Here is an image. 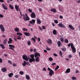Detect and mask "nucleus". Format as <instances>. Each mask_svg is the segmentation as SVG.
I'll use <instances>...</instances> for the list:
<instances>
[{
  "mask_svg": "<svg viewBox=\"0 0 80 80\" xmlns=\"http://www.w3.org/2000/svg\"><path fill=\"white\" fill-rule=\"evenodd\" d=\"M35 22V20L34 19H32V21H30L29 22V23L30 24H33V23H34Z\"/></svg>",
  "mask_w": 80,
  "mask_h": 80,
  "instance_id": "aec40b11",
  "label": "nucleus"
},
{
  "mask_svg": "<svg viewBox=\"0 0 80 80\" xmlns=\"http://www.w3.org/2000/svg\"><path fill=\"white\" fill-rule=\"evenodd\" d=\"M38 41L40 42V38H38Z\"/></svg>",
  "mask_w": 80,
  "mask_h": 80,
  "instance_id": "e2e57ef3",
  "label": "nucleus"
},
{
  "mask_svg": "<svg viewBox=\"0 0 80 80\" xmlns=\"http://www.w3.org/2000/svg\"><path fill=\"white\" fill-rule=\"evenodd\" d=\"M30 58H31L32 59H34V54H31L30 55Z\"/></svg>",
  "mask_w": 80,
  "mask_h": 80,
  "instance_id": "c756f323",
  "label": "nucleus"
},
{
  "mask_svg": "<svg viewBox=\"0 0 80 80\" xmlns=\"http://www.w3.org/2000/svg\"><path fill=\"white\" fill-rule=\"evenodd\" d=\"M59 68V66H57L56 67V68H55V71H57L58 68Z\"/></svg>",
  "mask_w": 80,
  "mask_h": 80,
  "instance_id": "c9c22d12",
  "label": "nucleus"
},
{
  "mask_svg": "<svg viewBox=\"0 0 80 80\" xmlns=\"http://www.w3.org/2000/svg\"><path fill=\"white\" fill-rule=\"evenodd\" d=\"M7 39H5V40H4L3 42V44H6L7 42Z\"/></svg>",
  "mask_w": 80,
  "mask_h": 80,
  "instance_id": "bb28decb",
  "label": "nucleus"
},
{
  "mask_svg": "<svg viewBox=\"0 0 80 80\" xmlns=\"http://www.w3.org/2000/svg\"><path fill=\"white\" fill-rule=\"evenodd\" d=\"M12 42L8 41V44H10Z\"/></svg>",
  "mask_w": 80,
  "mask_h": 80,
  "instance_id": "0e129e2a",
  "label": "nucleus"
},
{
  "mask_svg": "<svg viewBox=\"0 0 80 80\" xmlns=\"http://www.w3.org/2000/svg\"><path fill=\"white\" fill-rule=\"evenodd\" d=\"M39 28L40 29V30L41 31L42 30V28H41V27L40 26H38Z\"/></svg>",
  "mask_w": 80,
  "mask_h": 80,
  "instance_id": "052dcab7",
  "label": "nucleus"
},
{
  "mask_svg": "<svg viewBox=\"0 0 80 80\" xmlns=\"http://www.w3.org/2000/svg\"><path fill=\"white\" fill-rule=\"evenodd\" d=\"M64 42H65V43H68L69 41L67 39H65Z\"/></svg>",
  "mask_w": 80,
  "mask_h": 80,
  "instance_id": "2f4dec72",
  "label": "nucleus"
},
{
  "mask_svg": "<svg viewBox=\"0 0 80 80\" xmlns=\"http://www.w3.org/2000/svg\"><path fill=\"white\" fill-rule=\"evenodd\" d=\"M72 56L70 54V55H68V57L69 58H72Z\"/></svg>",
  "mask_w": 80,
  "mask_h": 80,
  "instance_id": "09e8293b",
  "label": "nucleus"
},
{
  "mask_svg": "<svg viewBox=\"0 0 80 80\" xmlns=\"http://www.w3.org/2000/svg\"><path fill=\"white\" fill-rule=\"evenodd\" d=\"M48 59L50 62H52L53 60V59L51 57L49 58Z\"/></svg>",
  "mask_w": 80,
  "mask_h": 80,
  "instance_id": "72a5a7b5",
  "label": "nucleus"
},
{
  "mask_svg": "<svg viewBox=\"0 0 80 80\" xmlns=\"http://www.w3.org/2000/svg\"><path fill=\"white\" fill-rule=\"evenodd\" d=\"M22 58L23 59L26 60L27 62H28V56L25 55H24L22 56Z\"/></svg>",
  "mask_w": 80,
  "mask_h": 80,
  "instance_id": "20e7f679",
  "label": "nucleus"
},
{
  "mask_svg": "<svg viewBox=\"0 0 80 80\" xmlns=\"http://www.w3.org/2000/svg\"><path fill=\"white\" fill-rule=\"evenodd\" d=\"M31 17L32 18H36V15L34 12H32L31 13Z\"/></svg>",
  "mask_w": 80,
  "mask_h": 80,
  "instance_id": "0eeeda50",
  "label": "nucleus"
},
{
  "mask_svg": "<svg viewBox=\"0 0 80 80\" xmlns=\"http://www.w3.org/2000/svg\"><path fill=\"white\" fill-rule=\"evenodd\" d=\"M23 19L25 21H28L30 20L29 17L27 15V13L25 14V16L23 15Z\"/></svg>",
  "mask_w": 80,
  "mask_h": 80,
  "instance_id": "f257e3e1",
  "label": "nucleus"
},
{
  "mask_svg": "<svg viewBox=\"0 0 80 80\" xmlns=\"http://www.w3.org/2000/svg\"><path fill=\"white\" fill-rule=\"evenodd\" d=\"M31 44V41L30 40H28V46H30V45Z\"/></svg>",
  "mask_w": 80,
  "mask_h": 80,
  "instance_id": "f704fd0d",
  "label": "nucleus"
},
{
  "mask_svg": "<svg viewBox=\"0 0 80 80\" xmlns=\"http://www.w3.org/2000/svg\"><path fill=\"white\" fill-rule=\"evenodd\" d=\"M15 9L18 12V11H19V12H20H20H21L20 11L19 6H17V5H15Z\"/></svg>",
  "mask_w": 80,
  "mask_h": 80,
  "instance_id": "39448f33",
  "label": "nucleus"
},
{
  "mask_svg": "<svg viewBox=\"0 0 80 80\" xmlns=\"http://www.w3.org/2000/svg\"><path fill=\"white\" fill-rule=\"evenodd\" d=\"M2 6L3 8H4V9L6 10H7L8 9L7 7L5 5L4 3H2Z\"/></svg>",
  "mask_w": 80,
  "mask_h": 80,
  "instance_id": "9d476101",
  "label": "nucleus"
},
{
  "mask_svg": "<svg viewBox=\"0 0 80 80\" xmlns=\"http://www.w3.org/2000/svg\"><path fill=\"white\" fill-rule=\"evenodd\" d=\"M0 28L2 31H3L4 32H5V28H4L3 25H0Z\"/></svg>",
  "mask_w": 80,
  "mask_h": 80,
  "instance_id": "1a4fd4ad",
  "label": "nucleus"
},
{
  "mask_svg": "<svg viewBox=\"0 0 80 80\" xmlns=\"http://www.w3.org/2000/svg\"><path fill=\"white\" fill-rule=\"evenodd\" d=\"M12 66L14 67H16V64L15 63H13L12 64Z\"/></svg>",
  "mask_w": 80,
  "mask_h": 80,
  "instance_id": "13d9d810",
  "label": "nucleus"
},
{
  "mask_svg": "<svg viewBox=\"0 0 80 80\" xmlns=\"http://www.w3.org/2000/svg\"><path fill=\"white\" fill-rule=\"evenodd\" d=\"M36 62H38L39 61H40V60H39V58L38 57L37 58H36L35 59Z\"/></svg>",
  "mask_w": 80,
  "mask_h": 80,
  "instance_id": "473e14b6",
  "label": "nucleus"
},
{
  "mask_svg": "<svg viewBox=\"0 0 80 80\" xmlns=\"http://www.w3.org/2000/svg\"><path fill=\"white\" fill-rule=\"evenodd\" d=\"M14 30L15 32H19V28H15L14 29Z\"/></svg>",
  "mask_w": 80,
  "mask_h": 80,
  "instance_id": "412c9836",
  "label": "nucleus"
},
{
  "mask_svg": "<svg viewBox=\"0 0 80 80\" xmlns=\"http://www.w3.org/2000/svg\"><path fill=\"white\" fill-rule=\"evenodd\" d=\"M14 75V74L12 73H10L9 74V75H8V76H9L10 78L12 77V76Z\"/></svg>",
  "mask_w": 80,
  "mask_h": 80,
  "instance_id": "393cba45",
  "label": "nucleus"
},
{
  "mask_svg": "<svg viewBox=\"0 0 80 80\" xmlns=\"http://www.w3.org/2000/svg\"><path fill=\"white\" fill-rule=\"evenodd\" d=\"M4 18V16L2 14H0V18Z\"/></svg>",
  "mask_w": 80,
  "mask_h": 80,
  "instance_id": "37998d69",
  "label": "nucleus"
},
{
  "mask_svg": "<svg viewBox=\"0 0 80 80\" xmlns=\"http://www.w3.org/2000/svg\"><path fill=\"white\" fill-rule=\"evenodd\" d=\"M19 74L21 75H23L24 74V73L23 71H20L19 72Z\"/></svg>",
  "mask_w": 80,
  "mask_h": 80,
  "instance_id": "58836bf2",
  "label": "nucleus"
},
{
  "mask_svg": "<svg viewBox=\"0 0 80 80\" xmlns=\"http://www.w3.org/2000/svg\"><path fill=\"white\" fill-rule=\"evenodd\" d=\"M70 68H68L66 70V71L65 72V73H68L70 72Z\"/></svg>",
  "mask_w": 80,
  "mask_h": 80,
  "instance_id": "6ab92c4d",
  "label": "nucleus"
},
{
  "mask_svg": "<svg viewBox=\"0 0 80 80\" xmlns=\"http://www.w3.org/2000/svg\"><path fill=\"white\" fill-rule=\"evenodd\" d=\"M42 28L43 29V30H45L46 29V27L44 26H42Z\"/></svg>",
  "mask_w": 80,
  "mask_h": 80,
  "instance_id": "864d4df0",
  "label": "nucleus"
},
{
  "mask_svg": "<svg viewBox=\"0 0 80 80\" xmlns=\"http://www.w3.org/2000/svg\"><path fill=\"white\" fill-rule=\"evenodd\" d=\"M24 34L25 36H26L28 37V36H30L31 35V34L28 32H24Z\"/></svg>",
  "mask_w": 80,
  "mask_h": 80,
  "instance_id": "a211bd4d",
  "label": "nucleus"
},
{
  "mask_svg": "<svg viewBox=\"0 0 80 80\" xmlns=\"http://www.w3.org/2000/svg\"><path fill=\"white\" fill-rule=\"evenodd\" d=\"M61 42L60 41H58V42L57 43V44L58 46H59V47L61 45Z\"/></svg>",
  "mask_w": 80,
  "mask_h": 80,
  "instance_id": "7c9ffc66",
  "label": "nucleus"
},
{
  "mask_svg": "<svg viewBox=\"0 0 80 80\" xmlns=\"http://www.w3.org/2000/svg\"><path fill=\"white\" fill-rule=\"evenodd\" d=\"M43 71H46V68H43V69H42Z\"/></svg>",
  "mask_w": 80,
  "mask_h": 80,
  "instance_id": "69168bd1",
  "label": "nucleus"
},
{
  "mask_svg": "<svg viewBox=\"0 0 80 80\" xmlns=\"http://www.w3.org/2000/svg\"><path fill=\"white\" fill-rule=\"evenodd\" d=\"M28 63H29L28 62H26L24 60L23 61V63H22V65L23 66H26Z\"/></svg>",
  "mask_w": 80,
  "mask_h": 80,
  "instance_id": "f8f14e48",
  "label": "nucleus"
},
{
  "mask_svg": "<svg viewBox=\"0 0 80 80\" xmlns=\"http://www.w3.org/2000/svg\"><path fill=\"white\" fill-rule=\"evenodd\" d=\"M54 22L56 24H58V20H54Z\"/></svg>",
  "mask_w": 80,
  "mask_h": 80,
  "instance_id": "4c0bfd02",
  "label": "nucleus"
},
{
  "mask_svg": "<svg viewBox=\"0 0 80 80\" xmlns=\"http://www.w3.org/2000/svg\"><path fill=\"white\" fill-rule=\"evenodd\" d=\"M52 26H53V27H55V24L54 23H53V22H52Z\"/></svg>",
  "mask_w": 80,
  "mask_h": 80,
  "instance_id": "338daca9",
  "label": "nucleus"
},
{
  "mask_svg": "<svg viewBox=\"0 0 80 80\" xmlns=\"http://www.w3.org/2000/svg\"><path fill=\"white\" fill-rule=\"evenodd\" d=\"M58 26H59L60 27L63 28H65L66 27L64 25H63V24L62 23H59L58 24Z\"/></svg>",
  "mask_w": 80,
  "mask_h": 80,
  "instance_id": "6e6552de",
  "label": "nucleus"
},
{
  "mask_svg": "<svg viewBox=\"0 0 80 80\" xmlns=\"http://www.w3.org/2000/svg\"><path fill=\"white\" fill-rule=\"evenodd\" d=\"M71 78L72 79V80H75L76 79V78L75 77L73 76L72 78Z\"/></svg>",
  "mask_w": 80,
  "mask_h": 80,
  "instance_id": "c03bdc74",
  "label": "nucleus"
},
{
  "mask_svg": "<svg viewBox=\"0 0 80 80\" xmlns=\"http://www.w3.org/2000/svg\"><path fill=\"white\" fill-rule=\"evenodd\" d=\"M72 44V43H69L68 45V47H70V46H71V44Z\"/></svg>",
  "mask_w": 80,
  "mask_h": 80,
  "instance_id": "603ef678",
  "label": "nucleus"
},
{
  "mask_svg": "<svg viewBox=\"0 0 80 80\" xmlns=\"http://www.w3.org/2000/svg\"><path fill=\"white\" fill-rule=\"evenodd\" d=\"M59 54H60V56H61L62 58L63 57V56H62V52L61 51H59Z\"/></svg>",
  "mask_w": 80,
  "mask_h": 80,
  "instance_id": "ea45409f",
  "label": "nucleus"
},
{
  "mask_svg": "<svg viewBox=\"0 0 80 80\" xmlns=\"http://www.w3.org/2000/svg\"><path fill=\"white\" fill-rule=\"evenodd\" d=\"M28 12H30L31 13L32 12V11L30 9H29L28 10Z\"/></svg>",
  "mask_w": 80,
  "mask_h": 80,
  "instance_id": "5fc2aeb1",
  "label": "nucleus"
},
{
  "mask_svg": "<svg viewBox=\"0 0 80 80\" xmlns=\"http://www.w3.org/2000/svg\"><path fill=\"white\" fill-rule=\"evenodd\" d=\"M25 77L28 80H29L30 79V77L28 75H26L25 76Z\"/></svg>",
  "mask_w": 80,
  "mask_h": 80,
  "instance_id": "a878e982",
  "label": "nucleus"
},
{
  "mask_svg": "<svg viewBox=\"0 0 80 80\" xmlns=\"http://www.w3.org/2000/svg\"><path fill=\"white\" fill-rule=\"evenodd\" d=\"M35 60V59L34 58H30L29 59V62H34Z\"/></svg>",
  "mask_w": 80,
  "mask_h": 80,
  "instance_id": "f3484780",
  "label": "nucleus"
},
{
  "mask_svg": "<svg viewBox=\"0 0 80 80\" xmlns=\"http://www.w3.org/2000/svg\"><path fill=\"white\" fill-rule=\"evenodd\" d=\"M37 24H40L41 23H42V22H41V20L40 19H39L38 18H37Z\"/></svg>",
  "mask_w": 80,
  "mask_h": 80,
  "instance_id": "9b49d317",
  "label": "nucleus"
},
{
  "mask_svg": "<svg viewBox=\"0 0 80 80\" xmlns=\"http://www.w3.org/2000/svg\"><path fill=\"white\" fill-rule=\"evenodd\" d=\"M53 56H55L56 57H57V55L56 54V53H54L53 54Z\"/></svg>",
  "mask_w": 80,
  "mask_h": 80,
  "instance_id": "4d7b16f0",
  "label": "nucleus"
},
{
  "mask_svg": "<svg viewBox=\"0 0 80 80\" xmlns=\"http://www.w3.org/2000/svg\"><path fill=\"white\" fill-rule=\"evenodd\" d=\"M71 48L72 50V52L74 53H75L76 52V49L73 46V43H71Z\"/></svg>",
  "mask_w": 80,
  "mask_h": 80,
  "instance_id": "7ed1b4c3",
  "label": "nucleus"
},
{
  "mask_svg": "<svg viewBox=\"0 0 80 80\" xmlns=\"http://www.w3.org/2000/svg\"><path fill=\"white\" fill-rule=\"evenodd\" d=\"M68 27L71 30H74V29H75V28H74V27L72 26V25H68Z\"/></svg>",
  "mask_w": 80,
  "mask_h": 80,
  "instance_id": "2eb2a0df",
  "label": "nucleus"
},
{
  "mask_svg": "<svg viewBox=\"0 0 80 80\" xmlns=\"http://www.w3.org/2000/svg\"><path fill=\"white\" fill-rule=\"evenodd\" d=\"M14 77L15 78H18L19 77V76H18V75H15Z\"/></svg>",
  "mask_w": 80,
  "mask_h": 80,
  "instance_id": "8fccbe9b",
  "label": "nucleus"
},
{
  "mask_svg": "<svg viewBox=\"0 0 80 80\" xmlns=\"http://www.w3.org/2000/svg\"><path fill=\"white\" fill-rule=\"evenodd\" d=\"M34 55H35V58H36V57L37 56L40 57V54H39V53L37 52H36L35 53Z\"/></svg>",
  "mask_w": 80,
  "mask_h": 80,
  "instance_id": "4468645a",
  "label": "nucleus"
},
{
  "mask_svg": "<svg viewBox=\"0 0 80 80\" xmlns=\"http://www.w3.org/2000/svg\"><path fill=\"white\" fill-rule=\"evenodd\" d=\"M50 11L52 12H53L54 13H55L57 10L55 9L52 8L50 10Z\"/></svg>",
  "mask_w": 80,
  "mask_h": 80,
  "instance_id": "5701e85b",
  "label": "nucleus"
},
{
  "mask_svg": "<svg viewBox=\"0 0 80 80\" xmlns=\"http://www.w3.org/2000/svg\"><path fill=\"white\" fill-rule=\"evenodd\" d=\"M60 40L62 42H63L64 41V40L63 38H61V39H60Z\"/></svg>",
  "mask_w": 80,
  "mask_h": 80,
  "instance_id": "79ce46f5",
  "label": "nucleus"
},
{
  "mask_svg": "<svg viewBox=\"0 0 80 80\" xmlns=\"http://www.w3.org/2000/svg\"><path fill=\"white\" fill-rule=\"evenodd\" d=\"M31 40H33V42H35V41H36L35 39H34V38H31Z\"/></svg>",
  "mask_w": 80,
  "mask_h": 80,
  "instance_id": "49530a36",
  "label": "nucleus"
},
{
  "mask_svg": "<svg viewBox=\"0 0 80 80\" xmlns=\"http://www.w3.org/2000/svg\"><path fill=\"white\" fill-rule=\"evenodd\" d=\"M9 41H10V42H12V39H11V38H9Z\"/></svg>",
  "mask_w": 80,
  "mask_h": 80,
  "instance_id": "bf43d9fd",
  "label": "nucleus"
},
{
  "mask_svg": "<svg viewBox=\"0 0 80 80\" xmlns=\"http://www.w3.org/2000/svg\"><path fill=\"white\" fill-rule=\"evenodd\" d=\"M2 59L0 58V63H2Z\"/></svg>",
  "mask_w": 80,
  "mask_h": 80,
  "instance_id": "6e6d98bb",
  "label": "nucleus"
},
{
  "mask_svg": "<svg viewBox=\"0 0 80 80\" xmlns=\"http://www.w3.org/2000/svg\"><path fill=\"white\" fill-rule=\"evenodd\" d=\"M59 18L61 19H62L63 18V17H62V16H60Z\"/></svg>",
  "mask_w": 80,
  "mask_h": 80,
  "instance_id": "680f3d73",
  "label": "nucleus"
},
{
  "mask_svg": "<svg viewBox=\"0 0 80 80\" xmlns=\"http://www.w3.org/2000/svg\"><path fill=\"white\" fill-rule=\"evenodd\" d=\"M47 42L49 43V44H52V40L50 39H48V40H47Z\"/></svg>",
  "mask_w": 80,
  "mask_h": 80,
  "instance_id": "ddd939ff",
  "label": "nucleus"
},
{
  "mask_svg": "<svg viewBox=\"0 0 80 80\" xmlns=\"http://www.w3.org/2000/svg\"><path fill=\"white\" fill-rule=\"evenodd\" d=\"M46 50L48 51H50L51 50L50 48H48L47 46L46 47Z\"/></svg>",
  "mask_w": 80,
  "mask_h": 80,
  "instance_id": "a19ab883",
  "label": "nucleus"
},
{
  "mask_svg": "<svg viewBox=\"0 0 80 80\" xmlns=\"http://www.w3.org/2000/svg\"><path fill=\"white\" fill-rule=\"evenodd\" d=\"M0 46L2 48V49H5V46L3 44H0Z\"/></svg>",
  "mask_w": 80,
  "mask_h": 80,
  "instance_id": "4be33fe9",
  "label": "nucleus"
},
{
  "mask_svg": "<svg viewBox=\"0 0 80 80\" xmlns=\"http://www.w3.org/2000/svg\"><path fill=\"white\" fill-rule=\"evenodd\" d=\"M17 39L18 40H21V37L20 36H18L17 37Z\"/></svg>",
  "mask_w": 80,
  "mask_h": 80,
  "instance_id": "e433bc0d",
  "label": "nucleus"
},
{
  "mask_svg": "<svg viewBox=\"0 0 80 80\" xmlns=\"http://www.w3.org/2000/svg\"><path fill=\"white\" fill-rule=\"evenodd\" d=\"M9 46L10 47L9 48L10 49H11L14 51H15V50H14V49L12 48H15V47L13 45L10 44L9 45Z\"/></svg>",
  "mask_w": 80,
  "mask_h": 80,
  "instance_id": "423d86ee",
  "label": "nucleus"
},
{
  "mask_svg": "<svg viewBox=\"0 0 80 80\" xmlns=\"http://www.w3.org/2000/svg\"><path fill=\"white\" fill-rule=\"evenodd\" d=\"M8 62L9 64H12V62L11 61H10V60H8Z\"/></svg>",
  "mask_w": 80,
  "mask_h": 80,
  "instance_id": "a18cd8bd",
  "label": "nucleus"
},
{
  "mask_svg": "<svg viewBox=\"0 0 80 80\" xmlns=\"http://www.w3.org/2000/svg\"><path fill=\"white\" fill-rule=\"evenodd\" d=\"M9 7H10V8H11L12 10H13L14 9V7L13 6H12V5L9 4Z\"/></svg>",
  "mask_w": 80,
  "mask_h": 80,
  "instance_id": "cd10ccee",
  "label": "nucleus"
},
{
  "mask_svg": "<svg viewBox=\"0 0 80 80\" xmlns=\"http://www.w3.org/2000/svg\"><path fill=\"white\" fill-rule=\"evenodd\" d=\"M1 71L3 72H5L7 71V68H2Z\"/></svg>",
  "mask_w": 80,
  "mask_h": 80,
  "instance_id": "dca6fc26",
  "label": "nucleus"
},
{
  "mask_svg": "<svg viewBox=\"0 0 80 80\" xmlns=\"http://www.w3.org/2000/svg\"><path fill=\"white\" fill-rule=\"evenodd\" d=\"M17 35H19L20 36H21L22 35V34L20 32H17Z\"/></svg>",
  "mask_w": 80,
  "mask_h": 80,
  "instance_id": "c85d7f7f",
  "label": "nucleus"
},
{
  "mask_svg": "<svg viewBox=\"0 0 80 80\" xmlns=\"http://www.w3.org/2000/svg\"><path fill=\"white\" fill-rule=\"evenodd\" d=\"M72 44V43H69L68 45V47H70V46H71V44Z\"/></svg>",
  "mask_w": 80,
  "mask_h": 80,
  "instance_id": "3c124183",
  "label": "nucleus"
},
{
  "mask_svg": "<svg viewBox=\"0 0 80 80\" xmlns=\"http://www.w3.org/2000/svg\"><path fill=\"white\" fill-rule=\"evenodd\" d=\"M57 31L55 29H54L52 32V33L54 35H56L57 34Z\"/></svg>",
  "mask_w": 80,
  "mask_h": 80,
  "instance_id": "b1692460",
  "label": "nucleus"
},
{
  "mask_svg": "<svg viewBox=\"0 0 80 80\" xmlns=\"http://www.w3.org/2000/svg\"><path fill=\"white\" fill-rule=\"evenodd\" d=\"M56 64V63H54V62H53L52 63V65H55Z\"/></svg>",
  "mask_w": 80,
  "mask_h": 80,
  "instance_id": "774afa93",
  "label": "nucleus"
},
{
  "mask_svg": "<svg viewBox=\"0 0 80 80\" xmlns=\"http://www.w3.org/2000/svg\"><path fill=\"white\" fill-rule=\"evenodd\" d=\"M62 50L63 51H66V48H62Z\"/></svg>",
  "mask_w": 80,
  "mask_h": 80,
  "instance_id": "de8ad7c7",
  "label": "nucleus"
},
{
  "mask_svg": "<svg viewBox=\"0 0 80 80\" xmlns=\"http://www.w3.org/2000/svg\"><path fill=\"white\" fill-rule=\"evenodd\" d=\"M48 70L50 71L49 72V75L50 76H52L53 74H54V72L53 70H52L50 68H48Z\"/></svg>",
  "mask_w": 80,
  "mask_h": 80,
  "instance_id": "f03ea898",
  "label": "nucleus"
}]
</instances>
